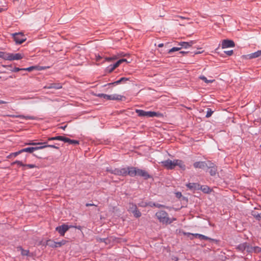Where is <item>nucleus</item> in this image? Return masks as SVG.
<instances>
[{"label": "nucleus", "mask_w": 261, "mask_h": 261, "mask_svg": "<svg viewBox=\"0 0 261 261\" xmlns=\"http://www.w3.org/2000/svg\"><path fill=\"white\" fill-rule=\"evenodd\" d=\"M138 168L134 167H128L122 168H107V171L116 175L126 176L129 175L134 177L137 175Z\"/></svg>", "instance_id": "obj_1"}, {"label": "nucleus", "mask_w": 261, "mask_h": 261, "mask_svg": "<svg viewBox=\"0 0 261 261\" xmlns=\"http://www.w3.org/2000/svg\"><path fill=\"white\" fill-rule=\"evenodd\" d=\"M155 216L158 221L163 224H169L176 220L175 218H170L168 214L163 210L158 211Z\"/></svg>", "instance_id": "obj_2"}, {"label": "nucleus", "mask_w": 261, "mask_h": 261, "mask_svg": "<svg viewBox=\"0 0 261 261\" xmlns=\"http://www.w3.org/2000/svg\"><path fill=\"white\" fill-rule=\"evenodd\" d=\"M136 112L140 117H159L160 115V114L159 113L152 111H145L142 110L136 109Z\"/></svg>", "instance_id": "obj_3"}, {"label": "nucleus", "mask_w": 261, "mask_h": 261, "mask_svg": "<svg viewBox=\"0 0 261 261\" xmlns=\"http://www.w3.org/2000/svg\"><path fill=\"white\" fill-rule=\"evenodd\" d=\"M13 39L17 44H21L26 40V37L22 33H17L13 34Z\"/></svg>", "instance_id": "obj_4"}, {"label": "nucleus", "mask_w": 261, "mask_h": 261, "mask_svg": "<svg viewBox=\"0 0 261 261\" xmlns=\"http://www.w3.org/2000/svg\"><path fill=\"white\" fill-rule=\"evenodd\" d=\"M162 165L168 170H171L175 167V160L172 161L171 160H167L161 162Z\"/></svg>", "instance_id": "obj_5"}, {"label": "nucleus", "mask_w": 261, "mask_h": 261, "mask_svg": "<svg viewBox=\"0 0 261 261\" xmlns=\"http://www.w3.org/2000/svg\"><path fill=\"white\" fill-rule=\"evenodd\" d=\"M73 227L72 226H68L66 224H63L60 226L56 227V230L58 231L61 236H64L65 233L70 228Z\"/></svg>", "instance_id": "obj_6"}, {"label": "nucleus", "mask_w": 261, "mask_h": 261, "mask_svg": "<svg viewBox=\"0 0 261 261\" xmlns=\"http://www.w3.org/2000/svg\"><path fill=\"white\" fill-rule=\"evenodd\" d=\"M24 56L22 54L17 53V54H12V53H8L7 56V60H18L22 59Z\"/></svg>", "instance_id": "obj_7"}, {"label": "nucleus", "mask_w": 261, "mask_h": 261, "mask_svg": "<svg viewBox=\"0 0 261 261\" xmlns=\"http://www.w3.org/2000/svg\"><path fill=\"white\" fill-rule=\"evenodd\" d=\"M221 46L222 48L232 47L234 46V43L232 40L225 39L222 40Z\"/></svg>", "instance_id": "obj_8"}, {"label": "nucleus", "mask_w": 261, "mask_h": 261, "mask_svg": "<svg viewBox=\"0 0 261 261\" xmlns=\"http://www.w3.org/2000/svg\"><path fill=\"white\" fill-rule=\"evenodd\" d=\"M208 167L210 169L209 172L212 176H215L217 173V167L214 163L209 162L208 164Z\"/></svg>", "instance_id": "obj_9"}, {"label": "nucleus", "mask_w": 261, "mask_h": 261, "mask_svg": "<svg viewBox=\"0 0 261 261\" xmlns=\"http://www.w3.org/2000/svg\"><path fill=\"white\" fill-rule=\"evenodd\" d=\"M137 175L143 177L145 179H147L151 177L150 175L147 171L138 168Z\"/></svg>", "instance_id": "obj_10"}, {"label": "nucleus", "mask_w": 261, "mask_h": 261, "mask_svg": "<svg viewBox=\"0 0 261 261\" xmlns=\"http://www.w3.org/2000/svg\"><path fill=\"white\" fill-rule=\"evenodd\" d=\"M62 86L61 84L59 83H51L44 87L45 89H60L62 88Z\"/></svg>", "instance_id": "obj_11"}, {"label": "nucleus", "mask_w": 261, "mask_h": 261, "mask_svg": "<svg viewBox=\"0 0 261 261\" xmlns=\"http://www.w3.org/2000/svg\"><path fill=\"white\" fill-rule=\"evenodd\" d=\"M195 42L194 41H191L190 42H181L179 43V45L180 46V47L187 48L192 46Z\"/></svg>", "instance_id": "obj_12"}, {"label": "nucleus", "mask_w": 261, "mask_h": 261, "mask_svg": "<svg viewBox=\"0 0 261 261\" xmlns=\"http://www.w3.org/2000/svg\"><path fill=\"white\" fill-rule=\"evenodd\" d=\"M193 166L195 168L203 169L208 166V165L205 162H196L194 163Z\"/></svg>", "instance_id": "obj_13"}, {"label": "nucleus", "mask_w": 261, "mask_h": 261, "mask_svg": "<svg viewBox=\"0 0 261 261\" xmlns=\"http://www.w3.org/2000/svg\"><path fill=\"white\" fill-rule=\"evenodd\" d=\"M175 167L178 166L182 170H185L186 169V165L182 160H175Z\"/></svg>", "instance_id": "obj_14"}, {"label": "nucleus", "mask_w": 261, "mask_h": 261, "mask_svg": "<svg viewBox=\"0 0 261 261\" xmlns=\"http://www.w3.org/2000/svg\"><path fill=\"white\" fill-rule=\"evenodd\" d=\"M109 100H122L123 98H125L124 96L116 94L109 95Z\"/></svg>", "instance_id": "obj_15"}, {"label": "nucleus", "mask_w": 261, "mask_h": 261, "mask_svg": "<svg viewBox=\"0 0 261 261\" xmlns=\"http://www.w3.org/2000/svg\"><path fill=\"white\" fill-rule=\"evenodd\" d=\"M63 142L68 143L70 144L78 145L79 141L75 140H71L68 138L64 137Z\"/></svg>", "instance_id": "obj_16"}, {"label": "nucleus", "mask_w": 261, "mask_h": 261, "mask_svg": "<svg viewBox=\"0 0 261 261\" xmlns=\"http://www.w3.org/2000/svg\"><path fill=\"white\" fill-rule=\"evenodd\" d=\"M186 186L190 190L198 189L199 187V185L196 183H189Z\"/></svg>", "instance_id": "obj_17"}, {"label": "nucleus", "mask_w": 261, "mask_h": 261, "mask_svg": "<svg viewBox=\"0 0 261 261\" xmlns=\"http://www.w3.org/2000/svg\"><path fill=\"white\" fill-rule=\"evenodd\" d=\"M192 234L195 237L198 238L200 240H212L211 238L201 234L195 233Z\"/></svg>", "instance_id": "obj_18"}, {"label": "nucleus", "mask_w": 261, "mask_h": 261, "mask_svg": "<svg viewBox=\"0 0 261 261\" xmlns=\"http://www.w3.org/2000/svg\"><path fill=\"white\" fill-rule=\"evenodd\" d=\"M17 250L21 251V254L23 256H30V252L28 250H24L21 247H17Z\"/></svg>", "instance_id": "obj_19"}, {"label": "nucleus", "mask_w": 261, "mask_h": 261, "mask_svg": "<svg viewBox=\"0 0 261 261\" xmlns=\"http://www.w3.org/2000/svg\"><path fill=\"white\" fill-rule=\"evenodd\" d=\"M21 152H29L30 153H33L34 151H35V148L34 147H27L25 148H23L21 149Z\"/></svg>", "instance_id": "obj_20"}, {"label": "nucleus", "mask_w": 261, "mask_h": 261, "mask_svg": "<svg viewBox=\"0 0 261 261\" xmlns=\"http://www.w3.org/2000/svg\"><path fill=\"white\" fill-rule=\"evenodd\" d=\"M128 211L132 213L137 208V205L133 203H129L128 205Z\"/></svg>", "instance_id": "obj_21"}, {"label": "nucleus", "mask_w": 261, "mask_h": 261, "mask_svg": "<svg viewBox=\"0 0 261 261\" xmlns=\"http://www.w3.org/2000/svg\"><path fill=\"white\" fill-rule=\"evenodd\" d=\"M119 65H116V62L113 64L107 67V70L108 72L111 73L115 69H116L117 67H118Z\"/></svg>", "instance_id": "obj_22"}, {"label": "nucleus", "mask_w": 261, "mask_h": 261, "mask_svg": "<svg viewBox=\"0 0 261 261\" xmlns=\"http://www.w3.org/2000/svg\"><path fill=\"white\" fill-rule=\"evenodd\" d=\"M56 242H55L51 240H48L46 241V245L53 247V248H57V246H56Z\"/></svg>", "instance_id": "obj_23"}, {"label": "nucleus", "mask_w": 261, "mask_h": 261, "mask_svg": "<svg viewBox=\"0 0 261 261\" xmlns=\"http://www.w3.org/2000/svg\"><path fill=\"white\" fill-rule=\"evenodd\" d=\"M247 57L249 59H253V58H256L259 57H260V55L259 54L258 50L254 53H252V54L248 55L247 56Z\"/></svg>", "instance_id": "obj_24"}, {"label": "nucleus", "mask_w": 261, "mask_h": 261, "mask_svg": "<svg viewBox=\"0 0 261 261\" xmlns=\"http://www.w3.org/2000/svg\"><path fill=\"white\" fill-rule=\"evenodd\" d=\"M64 136H58L54 137H49L47 139L48 141H52V140H60L63 141Z\"/></svg>", "instance_id": "obj_25"}, {"label": "nucleus", "mask_w": 261, "mask_h": 261, "mask_svg": "<svg viewBox=\"0 0 261 261\" xmlns=\"http://www.w3.org/2000/svg\"><path fill=\"white\" fill-rule=\"evenodd\" d=\"M34 69H37V70H40L41 69V68L38 66H31L28 68H23V70H26L28 71H32V70H33Z\"/></svg>", "instance_id": "obj_26"}, {"label": "nucleus", "mask_w": 261, "mask_h": 261, "mask_svg": "<svg viewBox=\"0 0 261 261\" xmlns=\"http://www.w3.org/2000/svg\"><path fill=\"white\" fill-rule=\"evenodd\" d=\"M128 80V79L126 78V77H121L120 78L119 80L114 82V83H110L109 84V85H111V84H120L122 82H125V81H127Z\"/></svg>", "instance_id": "obj_27"}, {"label": "nucleus", "mask_w": 261, "mask_h": 261, "mask_svg": "<svg viewBox=\"0 0 261 261\" xmlns=\"http://www.w3.org/2000/svg\"><path fill=\"white\" fill-rule=\"evenodd\" d=\"M199 78L207 84L212 83L215 81V80H207L206 77L203 75L200 76Z\"/></svg>", "instance_id": "obj_28"}, {"label": "nucleus", "mask_w": 261, "mask_h": 261, "mask_svg": "<svg viewBox=\"0 0 261 261\" xmlns=\"http://www.w3.org/2000/svg\"><path fill=\"white\" fill-rule=\"evenodd\" d=\"M124 56H125V55L123 54V53H121V54H119L117 55H114L110 58L112 59V61L116 60L121 57H124Z\"/></svg>", "instance_id": "obj_29"}, {"label": "nucleus", "mask_w": 261, "mask_h": 261, "mask_svg": "<svg viewBox=\"0 0 261 261\" xmlns=\"http://www.w3.org/2000/svg\"><path fill=\"white\" fill-rule=\"evenodd\" d=\"M124 56H125V55L123 54V53H121V54H119L117 55H114L110 58L112 59V61L116 60L121 57H124Z\"/></svg>", "instance_id": "obj_30"}, {"label": "nucleus", "mask_w": 261, "mask_h": 261, "mask_svg": "<svg viewBox=\"0 0 261 261\" xmlns=\"http://www.w3.org/2000/svg\"><path fill=\"white\" fill-rule=\"evenodd\" d=\"M45 143H46V142L36 143V142H34L33 141H30L28 143H25V145H40V144H45Z\"/></svg>", "instance_id": "obj_31"}, {"label": "nucleus", "mask_w": 261, "mask_h": 261, "mask_svg": "<svg viewBox=\"0 0 261 261\" xmlns=\"http://www.w3.org/2000/svg\"><path fill=\"white\" fill-rule=\"evenodd\" d=\"M201 190L205 193H209L211 192V189L206 186L201 187Z\"/></svg>", "instance_id": "obj_32"}, {"label": "nucleus", "mask_w": 261, "mask_h": 261, "mask_svg": "<svg viewBox=\"0 0 261 261\" xmlns=\"http://www.w3.org/2000/svg\"><path fill=\"white\" fill-rule=\"evenodd\" d=\"M132 213L133 214L134 216L136 217V218H139L140 217H141V212L138 210V208H137L136 210H135L134 211H133L132 212Z\"/></svg>", "instance_id": "obj_33"}, {"label": "nucleus", "mask_w": 261, "mask_h": 261, "mask_svg": "<svg viewBox=\"0 0 261 261\" xmlns=\"http://www.w3.org/2000/svg\"><path fill=\"white\" fill-rule=\"evenodd\" d=\"M96 241L97 242H104L106 244H108L109 242L108 239H102L100 238H96Z\"/></svg>", "instance_id": "obj_34"}, {"label": "nucleus", "mask_w": 261, "mask_h": 261, "mask_svg": "<svg viewBox=\"0 0 261 261\" xmlns=\"http://www.w3.org/2000/svg\"><path fill=\"white\" fill-rule=\"evenodd\" d=\"M19 118H24L25 119H32L34 120L35 119V117L34 116H23V115H20L18 116Z\"/></svg>", "instance_id": "obj_35"}, {"label": "nucleus", "mask_w": 261, "mask_h": 261, "mask_svg": "<svg viewBox=\"0 0 261 261\" xmlns=\"http://www.w3.org/2000/svg\"><path fill=\"white\" fill-rule=\"evenodd\" d=\"M67 241L65 240H62L60 242H56V246L57 247H60L66 243Z\"/></svg>", "instance_id": "obj_36"}, {"label": "nucleus", "mask_w": 261, "mask_h": 261, "mask_svg": "<svg viewBox=\"0 0 261 261\" xmlns=\"http://www.w3.org/2000/svg\"><path fill=\"white\" fill-rule=\"evenodd\" d=\"M21 150H19L18 151H17V152H13V153H11L10 155H9V156L10 157H16L18 155H19V154L21 153Z\"/></svg>", "instance_id": "obj_37"}, {"label": "nucleus", "mask_w": 261, "mask_h": 261, "mask_svg": "<svg viewBox=\"0 0 261 261\" xmlns=\"http://www.w3.org/2000/svg\"><path fill=\"white\" fill-rule=\"evenodd\" d=\"M123 62L129 63V62H128L126 59H122L119 60L118 61H117L116 62V65H119V66Z\"/></svg>", "instance_id": "obj_38"}, {"label": "nucleus", "mask_w": 261, "mask_h": 261, "mask_svg": "<svg viewBox=\"0 0 261 261\" xmlns=\"http://www.w3.org/2000/svg\"><path fill=\"white\" fill-rule=\"evenodd\" d=\"M8 53L0 51V58H2L5 60H7Z\"/></svg>", "instance_id": "obj_39"}, {"label": "nucleus", "mask_w": 261, "mask_h": 261, "mask_svg": "<svg viewBox=\"0 0 261 261\" xmlns=\"http://www.w3.org/2000/svg\"><path fill=\"white\" fill-rule=\"evenodd\" d=\"M16 164L20 166H22V167H24V165H25V164H23V163L21 161H16L12 163V165H14V164Z\"/></svg>", "instance_id": "obj_40"}, {"label": "nucleus", "mask_w": 261, "mask_h": 261, "mask_svg": "<svg viewBox=\"0 0 261 261\" xmlns=\"http://www.w3.org/2000/svg\"><path fill=\"white\" fill-rule=\"evenodd\" d=\"M181 49V47H173L169 50V53L171 54L174 51H178Z\"/></svg>", "instance_id": "obj_41"}, {"label": "nucleus", "mask_w": 261, "mask_h": 261, "mask_svg": "<svg viewBox=\"0 0 261 261\" xmlns=\"http://www.w3.org/2000/svg\"><path fill=\"white\" fill-rule=\"evenodd\" d=\"M213 113V111H212L210 109H207V111L206 114V117L208 118L211 117Z\"/></svg>", "instance_id": "obj_42"}, {"label": "nucleus", "mask_w": 261, "mask_h": 261, "mask_svg": "<svg viewBox=\"0 0 261 261\" xmlns=\"http://www.w3.org/2000/svg\"><path fill=\"white\" fill-rule=\"evenodd\" d=\"M43 145L42 146H38V147H34L35 148V151L36 150H39V149H42L43 148H46V143L45 144H43Z\"/></svg>", "instance_id": "obj_43"}, {"label": "nucleus", "mask_w": 261, "mask_h": 261, "mask_svg": "<svg viewBox=\"0 0 261 261\" xmlns=\"http://www.w3.org/2000/svg\"><path fill=\"white\" fill-rule=\"evenodd\" d=\"M156 203L152 202H150L148 203H146L145 205H142L143 206H146L147 205H149L151 207L155 206Z\"/></svg>", "instance_id": "obj_44"}, {"label": "nucleus", "mask_w": 261, "mask_h": 261, "mask_svg": "<svg viewBox=\"0 0 261 261\" xmlns=\"http://www.w3.org/2000/svg\"><path fill=\"white\" fill-rule=\"evenodd\" d=\"M24 167H27L29 168H34L37 167V166L34 164H25Z\"/></svg>", "instance_id": "obj_45"}, {"label": "nucleus", "mask_w": 261, "mask_h": 261, "mask_svg": "<svg viewBox=\"0 0 261 261\" xmlns=\"http://www.w3.org/2000/svg\"><path fill=\"white\" fill-rule=\"evenodd\" d=\"M254 251L255 252L259 253L261 252V248L258 247H255L254 248Z\"/></svg>", "instance_id": "obj_46"}, {"label": "nucleus", "mask_w": 261, "mask_h": 261, "mask_svg": "<svg viewBox=\"0 0 261 261\" xmlns=\"http://www.w3.org/2000/svg\"><path fill=\"white\" fill-rule=\"evenodd\" d=\"M224 53L228 56H231L233 54V51L232 50H230L228 51H225Z\"/></svg>", "instance_id": "obj_47"}, {"label": "nucleus", "mask_w": 261, "mask_h": 261, "mask_svg": "<svg viewBox=\"0 0 261 261\" xmlns=\"http://www.w3.org/2000/svg\"><path fill=\"white\" fill-rule=\"evenodd\" d=\"M20 70H23V68H19L18 67H15L13 70L12 71L13 72H18Z\"/></svg>", "instance_id": "obj_48"}, {"label": "nucleus", "mask_w": 261, "mask_h": 261, "mask_svg": "<svg viewBox=\"0 0 261 261\" xmlns=\"http://www.w3.org/2000/svg\"><path fill=\"white\" fill-rule=\"evenodd\" d=\"M46 147H50V148H56V149H59V147L54 145H46Z\"/></svg>", "instance_id": "obj_49"}, {"label": "nucleus", "mask_w": 261, "mask_h": 261, "mask_svg": "<svg viewBox=\"0 0 261 261\" xmlns=\"http://www.w3.org/2000/svg\"><path fill=\"white\" fill-rule=\"evenodd\" d=\"M155 207H156L158 208L166 207V206L164 205H162V204H158V203H156Z\"/></svg>", "instance_id": "obj_50"}, {"label": "nucleus", "mask_w": 261, "mask_h": 261, "mask_svg": "<svg viewBox=\"0 0 261 261\" xmlns=\"http://www.w3.org/2000/svg\"><path fill=\"white\" fill-rule=\"evenodd\" d=\"M254 217L258 220L261 219V213L260 214H258L257 215H254Z\"/></svg>", "instance_id": "obj_51"}, {"label": "nucleus", "mask_w": 261, "mask_h": 261, "mask_svg": "<svg viewBox=\"0 0 261 261\" xmlns=\"http://www.w3.org/2000/svg\"><path fill=\"white\" fill-rule=\"evenodd\" d=\"M109 98H110L109 95L103 94V98H105V99H106L107 100H109Z\"/></svg>", "instance_id": "obj_52"}, {"label": "nucleus", "mask_w": 261, "mask_h": 261, "mask_svg": "<svg viewBox=\"0 0 261 261\" xmlns=\"http://www.w3.org/2000/svg\"><path fill=\"white\" fill-rule=\"evenodd\" d=\"M176 17L182 19H189V18H186L185 17L181 16H177Z\"/></svg>", "instance_id": "obj_53"}, {"label": "nucleus", "mask_w": 261, "mask_h": 261, "mask_svg": "<svg viewBox=\"0 0 261 261\" xmlns=\"http://www.w3.org/2000/svg\"><path fill=\"white\" fill-rule=\"evenodd\" d=\"M105 61H108V62H111L112 59H111L110 57H107L105 58Z\"/></svg>", "instance_id": "obj_54"}, {"label": "nucleus", "mask_w": 261, "mask_h": 261, "mask_svg": "<svg viewBox=\"0 0 261 261\" xmlns=\"http://www.w3.org/2000/svg\"><path fill=\"white\" fill-rule=\"evenodd\" d=\"M97 96L98 97H99L103 98V93H99V94H97Z\"/></svg>", "instance_id": "obj_55"}, {"label": "nucleus", "mask_w": 261, "mask_h": 261, "mask_svg": "<svg viewBox=\"0 0 261 261\" xmlns=\"http://www.w3.org/2000/svg\"><path fill=\"white\" fill-rule=\"evenodd\" d=\"M7 103L8 102L7 101L0 100V104H5V103Z\"/></svg>", "instance_id": "obj_56"}, {"label": "nucleus", "mask_w": 261, "mask_h": 261, "mask_svg": "<svg viewBox=\"0 0 261 261\" xmlns=\"http://www.w3.org/2000/svg\"><path fill=\"white\" fill-rule=\"evenodd\" d=\"M164 46V44L163 43H160L158 45V47H162Z\"/></svg>", "instance_id": "obj_57"}, {"label": "nucleus", "mask_w": 261, "mask_h": 261, "mask_svg": "<svg viewBox=\"0 0 261 261\" xmlns=\"http://www.w3.org/2000/svg\"><path fill=\"white\" fill-rule=\"evenodd\" d=\"M101 59V57L99 56L96 57V60L99 61Z\"/></svg>", "instance_id": "obj_58"}, {"label": "nucleus", "mask_w": 261, "mask_h": 261, "mask_svg": "<svg viewBox=\"0 0 261 261\" xmlns=\"http://www.w3.org/2000/svg\"><path fill=\"white\" fill-rule=\"evenodd\" d=\"M91 205H94V204H89V203H87L86 204V206H91Z\"/></svg>", "instance_id": "obj_59"}, {"label": "nucleus", "mask_w": 261, "mask_h": 261, "mask_svg": "<svg viewBox=\"0 0 261 261\" xmlns=\"http://www.w3.org/2000/svg\"><path fill=\"white\" fill-rule=\"evenodd\" d=\"M66 126H62L61 127V128L63 129H65V128H66Z\"/></svg>", "instance_id": "obj_60"}, {"label": "nucleus", "mask_w": 261, "mask_h": 261, "mask_svg": "<svg viewBox=\"0 0 261 261\" xmlns=\"http://www.w3.org/2000/svg\"><path fill=\"white\" fill-rule=\"evenodd\" d=\"M177 195L178 196H181V194L180 193H177Z\"/></svg>", "instance_id": "obj_61"}, {"label": "nucleus", "mask_w": 261, "mask_h": 261, "mask_svg": "<svg viewBox=\"0 0 261 261\" xmlns=\"http://www.w3.org/2000/svg\"><path fill=\"white\" fill-rule=\"evenodd\" d=\"M258 53H259V55L260 56H261V50H258Z\"/></svg>", "instance_id": "obj_62"}, {"label": "nucleus", "mask_w": 261, "mask_h": 261, "mask_svg": "<svg viewBox=\"0 0 261 261\" xmlns=\"http://www.w3.org/2000/svg\"><path fill=\"white\" fill-rule=\"evenodd\" d=\"M179 53H180V54H183V53H185V52H184V51H180Z\"/></svg>", "instance_id": "obj_63"}, {"label": "nucleus", "mask_w": 261, "mask_h": 261, "mask_svg": "<svg viewBox=\"0 0 261 261\" xmlns=\"http://www.w3.org/2000/svg\"><path fill=\"white\" fill-rule=\"evenodd\" d=\"M2 11V8H0V12H1Z\"/></svg>", "instance_id": "obj_64"}]
</instances>
